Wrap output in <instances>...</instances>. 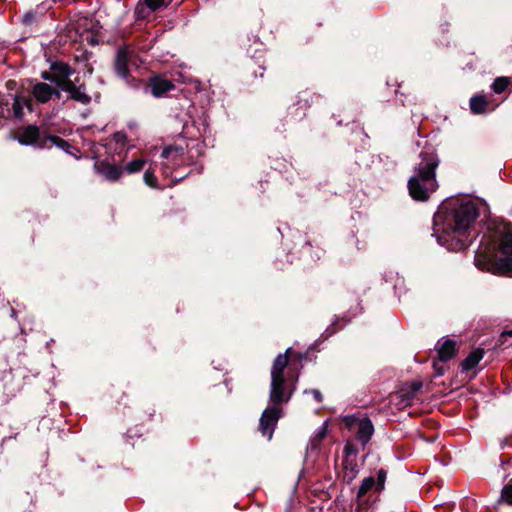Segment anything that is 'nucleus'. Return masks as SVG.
<instances>
[{
    "mask_svg": "<svg viewBox=\"0 0 512 512\" xmlns=\"http://www.w3.org/2000/svg\"><path fill=\"white\" fill-rule=\"evenodd\" d=\"M438 166L437 158L429 153L420 154V162L414 169V174L408 180V189L411 197L417 201H425L437 188L435 170Z\"/></svg>",
    "mask_w": 512,
    "mask_h": 512,
    "instance_id": "3",
    "label": "nucleus"
},
{
    "mask_svg": "<svg viewBox=\"0 0 512 512\" xmlns=\"http://www.w3.org/2000/svg\"><path fill=\"white\" fill-rule=\"evenodd\" d=\"M149 87L151 89V93L155 97H161L166 92L172 90L174 88V84L168 79L162 77H154L150 80Z\"/></svg>",
    "mask_w": 512,
    "mask_h": 512,
    "instance_id": "14",
    "label": "nucleus"
},
{
    "mask_svg": "<svg viewBox=\"0 0 512 512\" xmlns=\"http://www.w3.org/2000/svg\"><path fill=\"white\" fill-rule=\"evenodd\" d=\"M456 352V343L453 340H445L438 348V356L441 361L450 360Z\"/></svg>",
    "mask_w": 512,
    "mask_h": 512,
    "instance_id": "16",
    "label": "nucleus"
},
{
    "mask_svg": "<svg viewBox=\"0 0 512 512\" xmlns=\"http://www.w3.org/2000/svg\"><path fill=\"white\" fill-rule=\"evenodd\" d=\"M309 392L313 395L314 399H315L317 402H321V401H322V394H321V392H320L319 390H317V389H312V390H310Z\"/></svg>",
    "mask_w": 512,
    "mask_h": 512,
    "instance_id": "32",
    "label": "nucleus"
},
{
    "mask_svg": "<svg viewBox=\"0 0 512 512\" xmlns=\"http://www.w3.org/2000/svg\"><path fill=\"white\" fill-rule=\"evenodd\" d=\"M282 416V408L269 405L262 413L259 420V431L268 440L273 436L278 420Z\"/></svg>",
    "mask_w": 512,
    "mask_h": 512,
    "instance_id": "5",
    "label": "nucleus"
},
{
    "mask_svg": "<svg viewBox=\"0 0 512 512\" xmlns=\"http://www.w3.org/2000/svg\"><path fill=\"white\" fill-rule=\"evenodd\" d=\"M327 434V422H325L316 432V437L322 440Z\"/></svg>",
    "mask_w": 512,
    "mask_h": 512,
    "instance_id": "29",
    "label": "nucleus"
},
{
    "mask_svg": "<svg viewBox=\"0 0 512 512\" xmlns=\"http://www.w3.org/2000/svg\"><path fill=\"white\" fill-rule=\"evenodd\" d=\"M507 337H512V330H505L503 331L501 334H500V337H499V343L501 345L505 344L506 342V338Z\"/></svg>",
    "mask_w": 512,
    "mask_h": 512,
    "instance_id": "31",
    "label": "nucleus"
},
{
    "mask_svg": "<svg viewBox=\"0 0 512 512\" xmlns=\"http://www.w3.org/2000/svg\"><path fill=\"white\" fill-rule=\"evenodd\" d=\"M170 153H171V148L170 147H166V148L163 149V151L161 153V157L162 158H168Z\"/></svg>",
    "mask_w": 512,
    "mask_h": 512,
    "instance_id": "33",
    "label": "nucleus"
},
{
    "mask_svg": "<svg viewBox=\"0 0 512 512\" xmlns=\"http://www.w3.org/2000/svg\"><path fill=\"white\" fill-rule=\"evenodd\" d=\"M143 179L148 186L153 188L157 186V178L154 175V172L151 171L150 169L145 171Z\"/></svg>",
    "mask_w": 512,
    "mask_h": 512,
    "instance_id": "25",
    "label": "nucleus"
},
{
    "mask_svg": "<svg viewBox=\"0 0 512 512\" xmlns=\"http://www.w3.org/2000/svg\"><path fill=\"white\" fill-rule=\"evenodd\" d=\"M484 356L483 349H475L462 361L463 370H471L481 361Z\"/></svg>",
    "mask_w": 512,
    "mask_h": 512,
    "instance_id": "17",
    "label": "nucleus"
},
{
    "mask_svg": "<svg viewBox=\"0 0 512 512\" xmlns=\"http://www.w3.org/2000/svg\"><path fill=\"white\" fill-rule=\"evenodd\" d=\"M375 485H376V481H375L374 477L370 476V477L365 478L359 487V490L357 493V500L361 501L362 497L368 491H370Z\"/></svg>",
    "mask_w": 512,
    "mask_h": 512,
    "instance_id": "19",
    "label": "nucleus"
},
{
    "mask_svg": "<svg viewBox=\"0 0 512 512\" xmlns=\"http://www.w3.org/2000/svg\"><path fill=\"white\" fill-rule=\"evenodd\" d=\"M501 497L506 503L512 505V480L503 487Z\"/></svg>",
    "mask_w": 512,
    "mask_h": 512,
    "instance_id": "24",
    "label": "nucleus"
},
{
    "mask_svg": "<svg viewBox=\"0 0 512 512\" xmlns=\"http://www.w3.org/2000/svg\"><path fill=\"white\" fill-rule=\"evenodd\" d=\"M291 348H288L285 353L278 354L275 358L271 368V380H277L284 377V370L288 365V353Z\"/></svg>",
    "mask_w": 512,
    "mask_h": 512,
    "instance_id": "13",
    "label": "nucleus"
},
{
    "mask_svg": "<svg viewBox=\"0 0 512 512\" xmlns=\"http://www.w3.org/2000/svg\"><path fill=\"white\" fill-rule=\"evenodd\" d=\"M145 163L146 160L144 159H134L126 164L123 172L126 171L129 174L137 173L143 169Z\"/></svg>",
    "mask_w": 512,
    "mask_h": 512,
    "instance_id": "20",
    "label": "nucleus"
},
{
    "mask_svg": "<svg viewBox=\"0 0 512 512\" xmlns=\"http://www.w3.org/2000/svg\"><path fill=\"white\" fill-rule=\"evenodd\" d=\"M51 71L53 72L56 80L57 87L60 89L64 88L67 82H71L70 76L73 74V70L70 66L63 62H55L51 64Z\"/></svg>",
    "mask_w": 512,
    "mask_h": 512,
    "instance_id": "11",
    "label": "nucleus"
},
{
    "mask_svg": "<svg viewBox=\"0 0 512 512\" xmlns=\"http://www.w3.org/2000/svg\"><path fill=\"white\" fill-rule=\"evenodd\" d=\"M409 390L404 394L407 400H412L416 393L422 388V383L419 381L412 382L409 385Z\"/></svg>",
    "mask_w": 512,
    "mask_h": 512,
    "instance_id": "23",
    "label": "nucleus"
},
{
    "mask_svg": "<svg viewBox=\"0 0 512 512\" xmlns=\"http://www.w3.org/2000/svg\"><path fill=\"white\" fill-rule=\"evenodd\" d=\"M133 55V50L130 49L127 46L120 47L117 51L114 68L116 74L125 79L128 80L129 76V70H128V63Z\"/></svg>",
    "mask_w": 512,
    "mask_h": 512,
    "instance_id": "9",
    "label": "nucleus"
},
{
    "mask_svg": "<svg viewBox=\"0 0 512 512\" xmlns=\"http://www.w3.org/2000/svg\"><path fill=\"white\" fill-rule=\"evenodd\" d=\"M346 425L350 428L357 427V439L365 446L371 439L374 427L370 419H357L353 416L345 418Z\"/></svg>",
    "mask_w": 512,
    "mask_h": 512,
    "instance_id": "6",
    "label": "nucleus"
},
{
    "mask_svg": "<svg viewBox=\"0 0 512 512\" xmlns=\"http://www.w3.org/2000/svg\"><path fill=\"white\" fill-rule=\"evenodd\" d=\"M61 89L59 87H52L44 82H36L31 89V94L34 99L39 103H47L53 96L58 99L61 97Z\"/></svg>",
    "mask_w": 512,
    "mask_h": 512,
    "instance_id": "7",
    "label": "nucleus"
},
{
    "mask_svg": "<svg viewBox=\"0 0 512 512\" xmlns=\"http://www.w3.org/2000/svg\"><path fill=\"white\" fill-rule=\"evenodd\" d=\"M295 390L294 384H289L286 378L271 380L269 403L271 406H279L288 403Z\"/></svg>",
    "mask_w": 512,
    "mask_h": 512,
    "instance_id": "4",
    "label": "nucleus"
},
{
    "mask_svg": "<svg viewBox=\"0 0 512 512\" xmlns=\"http://www.w3.org/2000/svg\"><path fill=\"white\" fill-rule=\"evenodd\" d=\"M357 475V470L351 468L350 471H346L344 475V479L347 480L348 483L352 482Z\"/></svg>",
    "mask_w": 512,
    "mask_h": 512,
    "instance_id": "30",
    "label": "nucleus"
},
{
    "mask_svg": "<svg viewBox=\"0 0 512 512\" xmlns=\"http://www.w3.org/2000/svg\"><path fill=\"white\" fill-rule=\"evenodd\" d=\"M386 480V472L383 469H380L377 473V490H382L384 488Z\"/></svg>",
    "mask_w": 512,
    "mask_h": 512,
    "instance_id": "26",
    "label": "nucleus"
},
{
    "mask_svg": "<svg viewBox=\"0 0 512 512\" xmlns=\"http://www.w3.org/2000/svg\"><path fill=\"white\" fill-rule=\"evenodd\" d=\"M94 168L98 174H101L106 180L114 182L123 175V168L109 163L108 161H98Z\"/></svg>",
    "mask_w": 512,
    "mask_h": 512,
    "instance_id": "10",
    "label": "nucleus"
},
{
    "mask_svg": "<svg viewBox=\"0 0 512 512\" xmlns=\"http://www.w3.org/2000/svg\"><path fill=\"white\" fill-rule=\"evenodd\" d=\"M61 90L68 92L73 100L82 104H88L91 101V97L86 93L85 87L83 85L76 86L73 81L67 82Z\"/></svg>",
    "mask_w": 512,
    "mask_h": 512,
    "instance_id": "12",
    "label": "nucleus"
},
{
    "mask_svg": "<svg viewBox=\"0 0 512 512\" xmlns=\"http://www.w3.org/2000/svg\"><path fill=\"white\" fill-rule=\"evenodd\" d=\"M24 108H27L29 111L33 110L31 98L23 95H15L12 105L14 117L21 119L24 115Z\"/></svg>",
    "mask_w": 512,
    "mask_h": 512,
    "instance_id": "15",
    "label": "nucleus"
},
{
    "mask_svg": "<svg viewBox=\"0 0 512 512\" xmlns=\"http://www.w3.org/2000/svg\"><path fill=\"white\" fill-rule=\"evenodd\" d=\"M510 82L508 77H497L492 84V89L495 93L500 94L507 89Z\"/></svg>",
    "mask_w": 512,
    "mask_h": 512,
    "instance_id": "21",
    "label": "nucleus"
},
{
    "mask_svg": "<svg viewBox=\"0 0 512 512\" xmlns=\"http://www.w3.org/2000/svg\"><path fill=\"white\" fill-rule=\"evenodd\" d=\"M475 266L486 272L512 276V224L503 222L496 227L492 243L475 254Z\"/></svg>",
    "mask_w": 512,
    "mask_h": 512,
    "instance_id": "2",
    "label": "nucleus"
},
{
    "mask_svg": "<svg viewBox=\"0 0 512 512\" xmlns=\"http://www.w3.org/2000/svg\"><path fill=\"white\" fill-rule=\"evenodd\" d=\"M145 3L151 10H157L164 5V0H145Z\"/></svg>",
    "mask_w": 512,
    "mask_h": 512,
    "instance_id": "27",
    "label": "nucleus"
},
{
    "mask_svg": "<svg viewBox=\"0 0 512 512\" xmlns=\"http://www.w3.org/2000/svg\"><path fill=\"white\" fill-rule=\"evenodd\" d=\"M45 141H47V143H50L51 145L58 146L62 149L70 147V144L67 141L57 136H46Z\"/></svg>",
    "mask_w": 512,
    "mask_h": 512,
    "instance_id": "22",
    "label": "nucleus"
},
{
    "mask_svg": "<svg viewBox=\"0 0 512 512\" xmlns=\"http://www.w3.org/2000/svg\"><path fill=\"white\" fill-rule=\"evenodd\" d=\"M487 101L482 95H475L470 99V109L474 114L483 113L486 109Z\"/></svg>",
    "mask_w": 512,
    "mask_h": 512,
    "instance_id": "18",
    "label": "nucleus"
},
{
    "mask_svg": "<svg viewBox=\"0 0 512 512\" xmlns=\"http://www.w3.org/2000/svg\"><path fill=\"white\" fill-rule=\"evenodd\" d=\"M478 216L473 202L460 203L434 217V235L448 250H461L469 245L470 229Z\"/></svg>",
    "mask_w": 512,
    "mask_h": 512,
    "instance_id": "1",
    "label": "nucleus"
},
{
    "mask_svg": "<svg viewBox=\"0 0 512 512\" xmlns=\"http://www.w3.org/2000/svg\"><path fill=\"white\" fill-rule=\"evenodd\" d=\"M18 141L22 145H32L38 148H44L47 146L45 137L41 136L39 128L35 125L27 126L18 136Z\"/></svg>",
    "mask_w": 512,
    "mask_h": 512,
    "instance_id": "8",
    "label": "nucleus"
},
{
    "mask_svg": "<svg viewBox=\"0 0 512 512\" xmlns=\"http://www.w3.org/2000/svg\"><path fill=\"white\" fill-rule=\"evenodd\" d=\"M41 77L45 81H49L51 83H54L57 86V80H56L53 72L52 73H50V72H42Z\"/></svg>",
    "mask_w": 512,
    "mask_h": 512,
    "instance_id": "28",
    "label": "nucleus"
}]
</instances>
